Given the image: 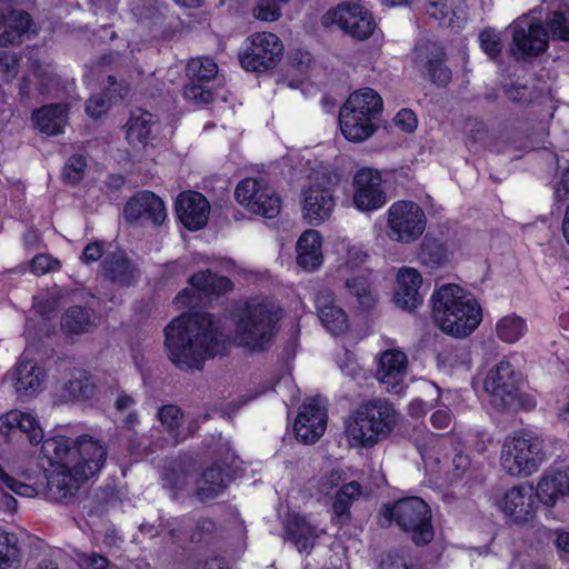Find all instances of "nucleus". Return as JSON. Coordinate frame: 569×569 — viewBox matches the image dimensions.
Returning a JSON list of instances; mask_svg holds the SVG:
<instances>
[{
    "instance_id": "nucleus-1",
    "label": "nucleus",
    "mask_w": 569,
    "mask_h": 569,
    "mask_svg": "<svg viewBox=\"0 0 569 569\" xmlns=\"http://www.w3.org/2000/svg\"><path fill=\"white\" fill-rule=\"evenodd\" d=\"M227 338L210 313L196 312L172 319L164 328V347L180 370H201L207 359L221 355Z\"/></svg>"
},
{
    "instance_id": "nucleus-2",
    "label": "nucleus",
    "mask_w": 569,
    "mask_h": 569,
    "mask_svg": "<svg viewBox=\"0 0 569 569\" xmlns=\"http://www.w3.org/2000/svg\"><path fill=\"white\" fill-rule=\"evenodd\" d=\"M73 446L72 467L64 465L47 477L48 496L57 502L72 498L84 481L100 472L107 460V447L91 436L78 437Z\"/></svg>"
},
{
    "instance_id": "nucleus-3",
    "label": "nucleus",
    "mask_w": 569,
    "mask_h": 569,
    "mask_svg": "<svg viewBox=\"0 0 569 569\" xmlns=\"http://www.w3.org/2000/svg\"><path fill=\"white\" fill-rule=\"evenodd\" d=\"M432 318L447 335L463 338L480 325L481 308L475 297L455 283L442 284L431 296Z\"/></svg>"
},
{
    "instance_id": "nucleus-4",
    "label": "nucleus",
    "mask_w": 569,
    "mask_h": 569,
    "mask_svg": "<svg viewBox=\"0 0 569 569\" xmlns=\"http://www.w3.org/2000/svg\"><path fill=\"white\" fill-rule=\"evenodd\" d=\"M432 318L447 335L463 338L480 325L481 308L475 297L455 283L442 284L431 296Z\"/></svg>"
},
{
    "instance_id": "nucleus-5",
    "label": "nucleus",
    "mask_w": 569,
    "mask_h": 569,
    "mask_svg": "<svg viewBox=\"0 0 569 569\" xmlns=\"http://www.w3.org/2000/svg\"><path fill=\"white\" fill-rule=\"evenodd\" d=\"M383 100L372 88L352 91L340 108L338 122L349 142H363L380 127Z\"/></svg>"
},
{
    "instance_id": "nucleus-6",
    "label": "nucleus",
    "mask_w": 569,
    "mask_h": 569,
    "mask_svg": "<svg viewBox=\"0 0 569 569\" xmlns=\"http://www.w3.org/2000/svg\"><path fill=\"white\" fill-rule=\"evenodd\" d=\"M397 423L393 406L385 399L361 403L347 426L348 436L361 447H372L386 438Z\"/></svg>"
},
{
    "instance_id": "nucleus-7",
    "label": "nucleus",
    "mask_w": 569,
    "mask_h": 569,
    "mask_svg": "<svg viewBox=\"0 0 569 569\" xmlns=\"http://www.w3.org/2000/svg\"><path fill=\"white\" fill-rule=\"evenodd\" d=\"M234 318L236 339L239 345L253 350L270 342L279 321L273 306L258 298L247 300L237 309Z\"/></svg>"
},
{
    "instance_id": "nucleus-8",
    "label": "nucleus",
    "mask_w": 569,
    "mask_h": 569,
    "mask_svg": "<svg viewBox=\"0 0 569 569\" xmlns=\"http://www.w3.org/2000/svg\"><path fill=\"white\" fill-rule=\"evenodd\" d=\"M521 373L507 360H501L489 369L483 380V389L490 403L499 411L531 410L536 400L520 391Z\"/></svg>"
},
{
    "instance_id": "nucleus-9",
    "label": "nucleus",
    "mask_w": 569,
    "mask_h": 569,
    "mask_svg": "<svg viewBox=\"0 0 569 569\" xmlns=\"http://www.w3.org/2000/svg\"><path fill=\"white\" fill-rule=\"evenodd\" d=\"M340 181L339 174L329 168L313 170L308 184L301 190V214L311 226L328 221L336 208L335 189Z\"/></svg>"
},
{
    "instance_id": "nucleus-10",
    "label": "nucleus",
    "mask_w": 569,
    "mask_h": 569,
    "mask_svg": "<svg viewBox=\"0 0 569 569\" xmlns=\"http://www.w3.org/2000/svg\"><path fill=\"white\" fill-rule=\"evenodd\" d=\"M545 459L543 440L531 432L515 433L506 438L500 453L501 468L511 477L531 476Z\"/></svg>"
},
{
    "instance_id": "nucleus-11",
    "label": "nucleus",
    "mask_w": 569,
    "mask_h": 569,
    "mask_svg": "<svg viewBox=\"0 0 569 569\" xmlns=\"http://www.w3.org/2000/svg\"><path fill=\"white\" fill-rule=\"evenodd\" d=\"M382 515L387 521L393 520L401 530L410 533L417 546H426L433 539L431 509L419 497L399 499L392 506H385Z\"/></svg>"
},
{
    "instance_id": "nucleus-12",
    "label": "nucleus",
    "mask_w": 569,
    "mask_h": 569,
    "mask_svg": "<svg viewBox=\"0 0 569 569\" xmlns=\"http://www.w3.org/2000/svg\"><path fill=\"white\" fill-rule=\"evenodd\" d=\"M325 27L337 26L356 40L369 39L377 23L371 10L360 2L346 1L330 8L321 18Z\"/></svg>"
},
{
    "instance_id": "nucleus-13",
    "label": "nucleus",
    "mask_w": 569,
    "mask_h": 569,
    "mask_svg": "<svg viewBox=\"0 0 569 569\" xmlns=\"http://www.w3.org/2000/svg\"><path fill=\"white\" fill-rule=\"evenodd\" d=\"M387 226V234L391 240L409 244L425 232L427 216L418 203L399 200L388 209Z\"/></svg>"
},
{
    "instance_id": "nucleus-14",
    "label": "nucleus",
    "mask_w": 569,
    "mask_h": 569,
    "mask_svg": "<svg viewBox=\"0 0 569 569\" xmlns=\"http://www.w3.org/2000/svg\"><path fill=\"white\" fill-rule=\"evenodd\" d=\"M239 54L241 67L250 72H264L273 69L282 58L284 46L272 32H254L246 40Z\"/></svg>"
},
{
    "instance_id": "nucleus-15",
    "label": "nucleus",
    "mask_w": 569,
    "mask_h": 569,
    "mask_svg": "<svg viewBox=\"0 0 569 569\" xmlns=\"http://www.w3.org/2000/svg\"><path fill=\"white\" fill-rule=\"evenodd\" d=\"M236 200L248 211L267 219L277 217L282 200L277 191L262 178H246L234 190Z\"/></svg>"
},
{
    "instance_id": "nucleus-16",
    "label": "nucleus",
    "mask_w": 569,
    "mask_h": 569,
    "mask_svg": "<svg viewBox=\"0 0 569 569\" xmlns=\"http://www.w3.org/2000/svg\"><path fill=\"white\" fill-rule=\"evenodd\" d=\"M415 66L423 80L438 88H447L452 80L446 47L436 40H426L415 47Z\"/></svg>"
},
{
    "instance_id": "nucleus-17",
    "label": "nucleus",
    "mask_w": 569,
    "mask_h": 569,
    "mask_svg": "<svg viewBox=\"0 0 569 569\" xmlns=\"http://www.w3.org/2000/svg\"><path fill=\"white\" fill-rule=\"evenodd\" d=\"M548 48V32L541 21H531L527 29L521 24L512 26L510 53L513 58H536Z\"/></svg>"
},
{
    "instance_id": "nucleus-18",
    "label": "nucleus",
    "mask_w": 569,
    "mask_h": 569,
    "mask_svg": "<svg viewBox=\"0 0 569 569\" xmlns=\"http://www.w3.org/2000/svg\"><path fill=\"white\" fill-rule=\"evenodd\" d=\"M327 427V412L320 398L303 402L296 418L293 430L297 439L305 443L316 442Z\"/></svg>"
},
{
    "instance_id": "nucleus-19",
    "label": "nucleus",
    "mask_w": 569,
    "mask_h": 569,
    "mask_svg": "<svg viewBox=\"0 0 569 569\" xmlns=\"http://www.w3.org/2000/svg\"><path fill=\"white\" fill-rule=\"evenodd\" d=\"M100 276L119 288H130L140 281L141 270L126 252L112 251L103 257Z\"/></svg>"
},
{
    "instance_id": "nucleus-20",
    "label": "nucleus",
    "mask_w": 569,
    "mask_h": 569,
    "mask_svg": "<svg viewBox=\"0 0 569 569\" xmlns=\"http://www.w3.org/2000/svg\"><path fill=\"white\" fill-rule=\"evenodd\" d=\"M353 203L361 211H372L381 208L387 200L381 188V176L372 169H361L353 179Z\"/></svg>"
},
{
    "instance_id": "nucleus-21",
    "label": "nucleus",
    "mask_w": 569,
    "mask_h": 569,
    "mask_svg": "<svg viewBox=\"0 0 569 569\" xmlns=\"http://www.w3.org/2000/svg\"><path fill=\"white\" fill-rule=\"evenodd\" d=\"M123 216L129 222L147 220L154 226H160L166 220L167 212L162 199L153 192L144 190L127 201Z\"/></svg>"
},
{
    "instance_id": "nucleus-22",
    "label": "nucleus",
    "mask_w": 569,
    "mask_h": 569,
    "mask_svg": "<svg viewBox=\"0 0 569 569\" xmlns=\"http://www.w3.org/2000/svg\"><path fill=\"white\" fill-rule=\"evenodd\" d=\"M535 495L531 486H515L498 501L500 510L515 523H525L535 516Z\"/></svg>"
},
{
    "instance_id": "nucleus-23",
    "label": "nucleus",
    "mask_w": 569,
    "mask_h": 569,
    "mask_svg": "<svg viewBox=\"0 0 569 569\" xmlns=\"http://www.w3.org/2000/svg\"><path fill=\"white\" fill-rule=\"evenodd\" d=\"M569 495V465L553 463L545 470L537 486V497L546 506H555Z\"/></svg>"
},
{
    "instance_id": "nucleus-24",
    "label": "nucleus",
    "mask_w": 569,
    "mask_h": 569,
    "mask_svg": "<svg viewBox=\"0 0 569 569\" xmlns=\"http://www.w3.org/2000/svg\"><path fill=\"white\" fill-rule=\"evenodd\" d=\"M408 358L396 349L385 351L379 361L377 378L388 392L399 393L407 376Z\"/></svg>"
},
{
    "instance_id": "nucleus-25",
    "label": "nucleus",
    "mask_w": 569,
    "mask_h": 569,
    "mask_svg": "<svg viewBox=\"0 0 569 569\" xmlns=\"http://www.w3.org/2000/svg\"><path fill=\"white\" fill-rule=\"evenodd\" d=\"M177 216L189 230H199L208 221L210 204L199 192L189 191L179 194L176 203Z\"/></svg>"
},
{
    "instance_id": "nucleus-26",
    "label": "nucleus",
    "mask_w": 569,
    "mask_h": 569,
    "mask_svg": "<svg viewBox=\"0 0 569 569\" xmlns=\"http://www.w3.org/2000/svg\"><path fill=\"white\" fill-rule=\"evenodd\" d=\"M316 309L323 327L333 336L347 332L349 328L346 312L336 305L335 293L329 288H322L317 292Z\"/></svg>"
},
{
    "instance_id": "nucleus-27",
    "label": "nucleus",
    "mask_w": 569,
    "mask_h": 569,
    "mask_svg": "<svg viewBox=\"0 0 569 569\" xmlns=\"http://www.w3.org/2000/svg\"><path fill=\"white\" fill-rule=\"evenodd\" d=\"M422 284L420 272L410 267L401 268L397 273V288L395 291V303L403 310H413L422 302V295L419 291Z\"/></svg>"
},
{
    "instance_id": "nucleus-28",
    "label": "nucleus",
    "mask_w": 569,
    "mask_h": 569,
    "mask_svg": "<svg viewBox=\"0 0 569 569\" xmlns=\"http://www.w3.org/2000/svg\"><path fill=\"white\" fill-rule=\"evenodd\" d=\"M68 120L69 106L61 102L41 106L31 113L33 127L50 137L63 133Z\"/></svg>"
},
{
    "instance_id": "nucleus-29",
    "label": "nucleus",
    "mask_w": 569,
    "mask_h": 569,
    "mask_svg": "<svg viewBox=\"0 0 569 569\" xmlns=\"http://www.w3.org/2000/svg\"><path fill=\"white\" fill-rule=\"evenodd\" d=\"M426 11L441 27L459 31L467 21L466 0H426Z\"/></svg>"
},
{
    "instance_id": "nucleus-30",
    "label": "nucleus",
    "mask_w": 569,
    "mask_h": 569,
    "mask_svg": "<svg viewBox=\"0 0 569 569\" xmlns=\"http://www.w3.org/2000/svg\"><path fill=\"white\" fill-rule=\"evenodd\" d=\"M122 128L127 142H148L156 138L159 121L156 114L137 108L130 111Z\"/></svg>"
},
{
    "instance_id": "nucleus-31",
    "label": "nucleus",
    "mask_w": 569,
    "mask_h": 569,
    "mask_svg": "<svg viewBox=\"0 0 569 569\" xmlns=\"http://www.w3.org/2000/svg\"><path fill=\"white\" fill-rule=\"evenodd\" d=\"M322 238L315 229L306 230L297 241V263L305 270L312 271L322 264Z\"/></svg>"
},
{
    "instance_id": "nucleus-32",
    "label": "nucleus",
    "mask_w": 569,
    "mask_h": 569,
    "mask_svg": "<svg viewBox=\"0 0 569 569\" xmlns=\"http://www.w3.org/2000/svg\"><path fill=\"white\" fill-rule=\"evenodd\" d=\"M319 537L318 529L305 517L290 515L284 523V538L291 541L299 552L310 551Z\"/></svg>"
},
{
    "instance_id": "nucleus-33",
    "label": "nucleus",
    "mask_w": 569,
    "mask_h": 569,
    "mask_svg": "<svg viewBox=\"0 0 569 569\" xmlns=\"http://www.w3.org/2000/svg\"><path fill=\"white\" fill-rule=\"evenodd\" d=\"M16 429L26 433L31 445H39L43 440V431L30 413L14 410L0 417L1 433L9 435Z\"/></svg>"
},
{
    "instance_id": "nucleus-34",
    "label": "nucleus",
    "mask_w": 569,
    "mask_h": 569,
    "mask_svg": "<svg viewBox=\"0 0 569 569\" xmlns=\"http://www.w3.org/2000/svg\"><path fill=\"white\" fill-rule=\"evenodd\" d=\"M96 391V383L92 376L83 369L74 368L69 372L68 379L59 390L62 401L86 400L91 398Z\"/></svg>"
},
{
    "instance_id": "nucleus-35",
    "label": "nucleus",
    "mask_w": 569,
    "mask_h": 569,
    "mask_svg": "<svg viewBox=\"0 0 569 569\" xmlns=\"http://www.w3.org/2000/svg\"><path fill=\"white\" fill-rule=\"evenodd\" d=\"M74 439L66 436H53L47 438L42 442L41 451L43 457L50 461L54 468L51 471H57L60 467L68 465V468L72 467L74 461Z\"/></svg>"
},
{
    "instance_id": "nucleus-36",
    "label": "nucleus",
    "mask_w": 569,
    "mask_h": 569,
    "mask_svg": "<svg viewBox=\"0 0 569 569\" xmlns=\"http://www.w3.org/2000/svg\"><path fill=\"white\" fill-rule=\"evenodd\" d=\"M227 488V478L217 463L208 467L196 481L194 496L199 501L217 498Z\"/></svg>"
},
{
    "instance_id": "nucleus-37",
    "label": "nucleus",
    "mask_w": 569,
    "mask_h": 569,
    "mask_svg": "<svg viewBox=\"0 0 569 569\" xmlns=\"http://www.w3.org/2000/svg\"><path fill=\"white\" fill-rule=\"evenodd\" d=\"M43 371L36 362L22 360L14 369V388L19 395L32 396L43 383Z\"/></svg>"
},
{
    "instance_id": "nucleus-38",
    "label": "nucleus",
    "mask_w": 569,
    "mask_h": 569,
    "mask_svg": "<svg viewBox=\"0 0 569 569\" xmlns=\"http://www.w3.org/2000/svg\"><path fill=\"white\" fill-rule=\"evenodd\" d=\"M96 326V312L80 306L70 307L61 317V330L66 335H82Z\"/></svg>"
},
{
    "instance_id": "nucleus-39",
    "label": "nucleus",
    "mask_w": 569,
    "mask_h": 569,
    "mask_svg": "<svg viewBox=\"0 0 569 569\" xmlns=\"http://www.w3.org/2000/svg\"><path fill=\"white\" fill-rule=\"evenodd\" d=\"M4 30L0 34V44H13L17 42L22 34L29 31L33 23L31 14L21 9H10L9 12L3 16Z\"/></svg>"
},
{
    "instance_id": "nucleus-40",
    "label": "nucleus",
    "mask_w": 569,
    "mask_h": 569,
    "mask_svg": "<svg viewBox=\"0 0 569 569\" xmlns=\"http://www.w3.org/2000/svg\"><path fill=\"white\" fill-rule=\"evenodd\" d=\"M450 252L443 241L426 236L419 246L418 260L429 269H439L447 264Z\"/></svg>"
},
{
    "instance_id": "nucleus-41",
    "label": "nucleus",
    "mask_w": 569,
    "mask_h": 569,
    "mask_svg": "<svg viewBox=\"0 0 569 569\" xmlns=\"http://www.w3.org/2000/svg\"><path fill=\"white\" fill-rule=\"evenodd\" d=\"M168 533L174 540H181L187 537L191 541H201L209 537L216 529V525L210 519H199L194 527L191 528L186 519L177 520L173 523H168Z\"/></svg>"
},
{
    "instance_id": "nucleus-42",
    "label": "nucleus",
    "mask_w": 569,
    "mask_h": 569,
    "mask_svg": "<svg viewBox=\"0 0 569 569\" xmlns=\"http://www.w3.org/2000/svg\"><path fill=\"white\" fill-rule=\"evenodd\" d=\"M542 24L548 32V41L569 42L568 7L548 10Z\"/></svg>"
},
{
    "instance_id": "nucleus-43",
    "label": "nucleus",
    "mask_w": 569,
    "mask_h": 569,
    "mask_svg": "<svg viewBox=\"0 0 569 569\" xmlns=\"http://www.w3.org/2000/svg\"><path fill=\"white\" fill-rule=\"evenodd\" d=\"M189 283L207 293L221 295L232 290V282L229 278L218 276L209 270L200 271L189 278Z\"/></svg>"
},
{
    "instance_id": "nucleus-44",
    "label": "nucleus",
    "mask_w": 569,
    "mask_h": 569,
    "mask_svg": "<svg viewBox=\"0 0 569 569\" xmlns=\"http://www.w3.org/2000/svg\"><path fill=\"white\" fill-rule=\"evenodd\" d=\"M192 479V463L179 462L170 467L163 475V486L172 491L177 498L179 492L184 491Z\"/></svg>"
},
{
    "instance_id": "nucleus-45",
    "label": "nucleus",
    "mask_w": 569,
    "mask_h": 569,
    "mask_svg": "<svg viewBox=\"0 0 569 569\" xmlns=\"http://www.w3.org/2000/svg\"><path fill=\"white\" fill-rule=\"evenodd\" d=\"M527 330L525 319L511 313L501 318L496 325L498 338L507 343H513L523 337Z\"/></svg>"
},
{
    "instance_id": "nucleus-46",
    "label": "nucleus",
    "mask_w": 569,
    "mask_h": 569,
    "mask_svg": "<svg viewBox=\"0 0 569 569\" xmlns=\"http://www.w3.org/2000/svg\"><path fill=\"white\" fill-rule=\"evenodd\" d=\"M218 73V64L209 57L192 58L186 67L188 79L211 82Z\"/></svg>"
},
{
    "instance_id": "nucleus-47",
    "label": "nucleus",
    "mask_w": 569,
    "mask_h": 569,
    "mask_svg": "<svg viewBox=\"0 0 569 569\" xmlns=\"http://www.w3.org/2000/svg\"><path fill=\"white\" fill-rule=\"evenodd\" d=\"M158 419L164 430L173 438L174 443H179L184 439L180 435V422L182 419V411L174 405H166L159 408Z\"/></svg>"
},
{
    "instance_id": "nucleus-48",
    "label": "nucleus",
    "mask_w": 569,
    "mask_h": 569,
    "mask_svg": "<svg viewBox=\"0 0 569 569\" xmlns=\"http://www.w3.org/2000/svg\"><path fill=\"white\" fill-rule=\"evenodd\" d=\"M361 495L360 485L356 481H350L343 485L336 493L333 501V511L337 516H346L349 511L351 503Z\"/></svg>"
},
{
    "instance_id": "nucleus-49",
    "label": "nucleus",
    "mask_w": 569,
    "mask_h": 569,
    "mask_svg": "<svg viewBox=\"0 0 569 569\" xmlns=\"http://www.w3.org/2000/svg\"><path fill=\"white\" fill-rule=\"evenodd\" d=\"M209 83L188 79L182 90L183 98L198 106L211 103L213 101V91L209 88Z\"/></svg>"
},
{
    "instance_id": "nucleus-50",
    "label": "nucleus",
    "mask_w": 569,
    "mask_h": 569,
    "mask_svg": "<svg viewBox=\"0 0 569 569\" xmlns=\"http://www.w3.org/2000/svg\"><path fill=\"white\" fill-rule=\"evenodd\" d=\"M479 42L481 50L487 57L497 61L502 53V40L500 33L493 28H485L479 33Z\"/></svg>"
},
{
    "instance_id": "nucleus-51",
    "label": "nucleus",
    "mask_w": 569,
    "mask_h": 569,
    "mask_svg": "<svg viewBox=\"0 0 569 569\" xmlns=\"http://www.w3.org/2000/svg\"><path fill=\"white\" fill-rule=\"evenodd\" d=\"M347 291L358 299V302L363 308H369L373 305V297L370 291L368 279L363 276L349 278L345 282Z\"/></svg>"
},
{
    "instance_id": "nucleus-52",
    "label": "nucleus",
    "mask_w": 569,
    "mask_h": 569,
    "mask_svg": "<svg viewBox=\"0 0 569 569\" xmlns=\"http://www.w3.org/2000/svg\"><path fill=\"white\" fill-rule=\"evenodd\" d=\"M290 0H257L253 14L262 21H277L281 17V10Z\"/></svg>"
},
{
    "instance_id": "nucleus-53",
    "label": "nucleus",
    "mask_w": 569,
    "mask_h": 569,
    "mask_svg": "<svg viewBox=\"0 0 569 569\" xmlns=\"http://www.w3.org/2000/svg\"><path fill=\"white\" fill-rule=\"evenodd\" d=\"M111 108V98L108 90L92 94L84 103V111L92 119H100Z\"/></svg>"
},
{
    "instance_id": "nucleus-54",
    "label": "nucleus",
    "mask_w": 569,
    "mask_h": 569,
    "mask_svg": "<svg viewBox=\"0 0 569 569\" xmlns=\"http://www.w3.org/2000/svg\"><path fill=\"white\" fill-rule=\"evenodd\" d=\"M16 539L0 528V569H13L16 561Z\"/></svg>"
},
{
    "instance_id": "nucleus-55",
    "label": "nucleus",
    "mask_w": 569,
    "mask_h": 569,
    "mask_svg": "<svg viewBox=\"0 0 569 569\" xmlns=\"http://www.w3.org/2000/svg\"><path fill=\"white\" fill-rule=\"evenodd\" d=\"M86 168L87 159L82 154H72L63 168V180L77 184L82 180Z\"/></svg>"
},
{
    "instance_id": "nucleus-56",
    "label": "nucleus",
    "mask_w": 569,
    "mask_h": 569,
    "mask_svg": "<svg viewBox=\"0 0 569 569\" xmlns=\"http://www.w3.org/2000/svg\"><path fill=\"white\" fill-rule=\"evenodd\" d=\"M379 569H418L408 556L407 549L389 552L380 562Z\"/></svg>"
},
{
    "instance_id": "nucleus-57",
    "label": "nucleus",
    "mask_w": 569,
    "mask_h": 569,
    "mask_svg": "<svg viewBox=\"0 0 569 569\" xmlns=\"http://www.w3.org/2000/svg\"><path fill=\"white\" fill-rule=\"evenodd\" d=\"M393 123L399 130L412 133L418 127V118L411 109L402 108L395 116Z\"/></svg>"
},
{
    "instance_id": "nucleus-58",
    "label": "nucleus",
    "mask_w": 569,
    "mask_h": 569,
    "mask_svg": "<svg viewBox=\"0 0 569 569\" xmlns=\"http://www.w3.org/2000/svg\"><path fill=\"white\" fill-rule=\"evenodd\" d=\"M59 268V261L48 254L36 256L30 264V270L37 276L44 274L46 272L54 271Z\"/></svg>"
},
{
    "instance_id": "nucleus-59",
    "label": "nucleus",
    "mask_w": 569,
    "mask_h": 569,
    "mask_svg": "<svg viewBox=\"0 0 569 569\" xmlns=\"http://www.w3.org/2000/svg\"><path fill=\"white\" fill-rule=\"evenodd\" d=\"M78 563L81 569H106L109 560L100 553L91 552L79 555Z\"/></svg>"
},
{
    "instance_id": "nucleus-60",
    "label": "nucleus",
    "mask_w": 569,
    "mask_h": 569,
    "mask_svg": "<svg viewBox=\"0 0 569 569\" xmlns=\"http://www.w3.org/2000/svg\"><path fill=\"white\" fill-rule=\"evenodd\" d=\"M367 257V253L360 247H348L345 263L340 266L339 270H353L365 263Z\"/></svg>"
},
{
    "instance_id": "nucleus-61",
    "label": "nucleus",
    "mask_w": 569,
    "mask_h": 569,
    "mask_svg": "<svg viewBox=\"0 0 569 569\" xmlns=\"http://www.w3.org/2000/svg\"><path fill=\"white\" fill-rule=\"evenodd\" d=\"M33 308L41 317L50 319L58 308V300L53 297H36L33 301Z\"/></svg>"
},
{
    "instance_id": "nucleus-62",
    "label": "nucleus",
    "mask_w": 569,
    "mask_h": 569,
    "mask_svg": "<svg viewBox=\"0 0 569 569\" xmlns=\"http://www.w3.org/2000/svg\"><path fill=\"white\" fill-rule=\"evenodd\" d=\"M343 480L342 472L337 469H332L329 472L321 476L318 483V489L323 495H329L330 491L339 486V483Z\"/></svg>"
},
{
    "instance_id": "nucleus-63",
    "label": "nucleus",
    "mask_w": 569,
    "mask_h": 569,
    "mask_svg": "<svg viewBox=\"0 0 569 569\" xmlns=\"http://www.w3.org/2000/svg\"><path fill=\"white\" fill-rule=\"evenodd\" d=\"M103 243L100 241H93L87 244L82 251L81 260L86 263L97 262L99 259L104 257Z\"/></svg>"
},
{
    "instance_id": "nucleus-64",
    "label": "nucleus",
    "mask_w": 569,
    "mask_h": 569,
    "mask_svg": "<svg viewBox=\"0 0 569 569\" xmlns=\"http://www.w3.org/2000/svg\"><path fill=\"white\" fill-rule=\"evenodd\" d=\"M451 465V476L455 480H459L470 468V459L462 452H457L452 458Z\"/></svg>"
}]
</instances>
